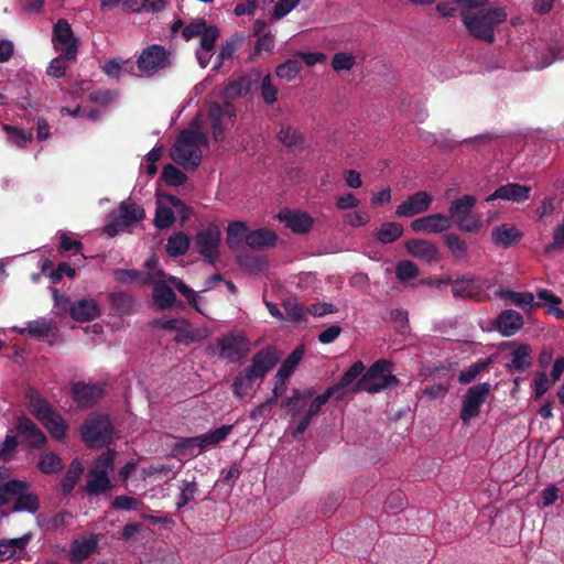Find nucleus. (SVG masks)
Listing matches in <instances>:
<instances>
[{"label": "nucleus", "mask_w": 564, "mask_h": 564, "mask_svg": "<svg viewBox=\"0 0 564 564\" xmlns=\"http://www.w3.org/2000/svg\"><path fill=\"white\" fill-rule=\"evenodd\" d=\"M257 380L259 379L250 372V367L243 368L232 381L231 390L234 395L238 399H243L252 390Z\"/></svg>", "instance_id": "34"}, {"label": "nucleus", "mask_w": 564, "mask_h": 564, "mask_svg": "<svg viewBox=\"0 0 564 564\" xmlns=\"http://www.w3.org/2000/svg\"><path fill=\"white\" fill-rule=\"evenodd\" d=\"M282 306L286 313V316L292 322H302L305 321L308 312L307 307H304L299 303L296 299H286L283 301Z\"/></svg>", "instance_id": "58"}, {"label": "nucleus", "mask_w": 564, "mask_h": 564, "mask_svg": "<svg viewBox=\"0 0 564 564\" xmlns=\"http://www.w3.org/2000/svg\"><path fill=\"white\" fill-rule=\"evenodd\" d=\"M53 47L67 59H76L78 39L66 19H58L53 25Z\"/></svg>", "instance_id": "9"}, {"label": "nucleus", "mask_w": 564, "mask_h": 564, "mask_svg": "<svg viewBox=\"0 0 564 564\" xmlns=\"http://www.w3.org/2000/svg\"><path fill=\"white\" fill-rule=\"evenodd\" d=\"M497 330L503 336H512L522 329L524 318L514 310H505L495 321Z\"/></svg>", "instance_id": "22"}, {"label": "nucleus", "mask_w": 564, "mask_h": 564, "mask_svg": "<svg viewBox=\"0 0 564 564\" xmlns=\"http://www.w3.org/2000/svg\"><path fill=\"white\" fill-rule=\"evenodd\" d=\"M72 398L80 409H89L105 395V389L100 384L76 381L70 389Z\"/></svg>", "instance_id": "13"}, {"label": "nucleus", "mask_w": 564, "mask_h": 564, "mask_svg": "<svg viewBox=\"0 0 564 564\" xmlns=\"http://www.w3.org/2000/svg\"><path fill=\"white\" fill-rule=\"evenodd\" d=\"M532 348L528 344H519L512 352L511 362L506 365L509 373L514 375L517 371H525L532 366Z\"/></svg>", "instance_id": "28"}, {"label": "nucleus", "mask_w": 564, "mask_h": 564, "mask_svg": "<svg viewBox=\"0 0 564 564\" xmlns=\"http://www.w3.org/2000/svg\"><path fill=\"white\" fill-rule=\"evenodd\" d=\"M72 518L73 513L70 511L62 510L45 520L43 516L40 514L36 517V521L37 524L43 527L47 532H54V530L65 527Z\"/></svg>", "instance_id": "48"}, {"label": "nucleus", "mask_w": 564, "mask_h": 564, "mask_svg": "<svg viewBox=\"0 0 564 564\" xmlns=\"http://www.w3.org/2000/svg\"><path fill=\"white\" fill-rule=\"evenodd\" d=\"M115 449L108 448L105 453L96 458L95 465L91 469L104 473L110 477L111 471L115 469Z\"/></svg>", "instance_id": "60"}, {"label": "nucleus", "mask_w": 564, "mask_h": 564, "mask_svg": "<svg viewBox=\"0 0 564 564\" xmlns=\"http://www.w3.org/2000/svg\"><path fill=\"white\" fill-rule=\"evenodd\" d=\"M2 129L6 132L7 140L20 149H24L28 143L33 140L32 130H25L10 124H3Z\"/></svg>", "instance_id": "46"}, {"label": "nucleus", "mask_w": 564, "mask_h": 564, "mask_svg": "<svg viewBox=\"0 0 564 564\" xmlns=\"http://www.w3.org/2000/svg\"><path fill=\"white\" fill-rule=\"evenodd\" d=\"M218 356L230 364H238L250 351V339L242 332H229L217 339Z\"/></svg>", "instance_id": "5"}, {"label": "nucleus", "mask_w": 564, "mask_h": 564, "mask_svg": "<svg viewBox=\"0 0 564 564\" xmlns=\"http://www.w3.org/2000/svg\"><path fill=\"white\" fill-rule=\"evenodd\" d=\"M462 22L474 39L494 43L495 29L505 23L507 12L502 7L481 9L478 13L462 12Z\"/></svg>", "instance_id": "1"}, {"label": "nucleus", "mask_w": 564, "mask_h": 564, "mask_svg": "<svg viewBox=\"0 0 564 564\" xmlns=\"http://www.w3.org/2000/svg\"><path fill=\"white\" fill-rule=\"evenodd\" d=\"M365 373V366L362 361L354 362L346 372H344L337 382V384L330 386V388H335V400L340 401L345 398L346 392L344 389L350 388L356 384V381L362 377Z\"/></svg>", "instance_id": "25"}, {"label": "nucleus", "mask_w": 564, "mask_h": 564, "mask_svg": "<svg viewBox=\"0 0 564 564\" xmlns=\"http://www.w3.org/2000/svg\"><path fill=\"white\" fill-rule=\"evenodd\" d=\"M406 251L422 261L433 263L438 261V249L435 243L424 239H410L405 243Z\"/></svg>", "instance_id": "21"}, {"label": "nucleus", "mask_w": 564, "mask_h": 564, "mask_svg": "<svg viewBox=\"0 0 564 564\" xmlns=\"http://www.w3.org/2000/svg\"><path fill=\"white\" fill-rule=\"evenodd\" d=\"M84 470V465L78 458L72 460L61 481V491L64 495H69L75 489L76 482L80 479Z\"/></svg>", "instance_id": "40"}, {"label": "nucleus", "mask_w": 564, "mask_h": 564, "mask_svg": "<svg viewBox=\"0 0 564 564\" xmlns=\"http://www.w3.org/2000/svg\"><path fill=\"white\" fill-rule=\"evenodd\" d=\"M33 533L28 532L22 536L0 540V562L17 557V554L25 552L33 539Z\"/></svg>", "instance_id": "24"}, {"label": "nucleus", "mask_w": 564, "mask_h": 564, "mask_svg": "<svg viewBox=\"0 0 564 564\" xmlns=\"http://www.w3.org/2000/svg\"><path fill=\"white\" fill-rule=\"evenodd\" d=\"M241 41H242V37H240L238 35H232L229 39H227L224 42V44H221L218 55H217V63L215 65V69H218L225 61L232 57L235 52L238 50Z\"/></svg>", "instance_id": "57"}, {"label": "nucleus", "mask_w": 564, "mask_h": 564, "mask_svg": "<svg viewBox=\"0 0 564 564\" xmlns=\"http://www.w3.org/2000/svg\"><path fill=\"white\" fill-rule=\"evenodd\" d=\"M394 272L401 283H404V281L416 278L420 269L413 261L402 260L397 263Z\"/></svg>", "instance_id": "62"}, {"label": "nucleus", "mask_w": 564, "mask_h": 564, "mask_svg": "<svg viewBox=\"0 0 564 564\" xmlns=\"http://www.w3.org/2000/svg\"><path fill=\"white\" fill-rule=\"evenodd\" d=\"M313 387L306 389L293 388L291 397L281 400L280 408L284 409L291 417L300 415L314 397Z\"/></svg>", "instance_id": "17"}, {"label": "nucleus", "mask_w": 564, "mask_h": 564, "mask_svg": "<svg viewBox=\"0 0 564 564\" xmlns=\"http://www.w3.org/2000/svg\"><path fill=\"white\" fill-rule=\"evenodd\" d=\"M536 296L538 299L544 301V305L549 307V313H551L557 319H564V311L558 308L563 302L561 297L556 296L552 291L547 289L536 290Z\"/></svg>", "instance_id": "50"}, {"label": "nucleus", "mask_w": 564, "mask_h": 564, "mask_svg": "<svg viewBox=\"0 0 564 564\" xmlns=\"http://www.w3.org/2000/svg\"><path fill=\"white\" fill-rule=\"evenodd\" d=\"M433 196L426 192H416L408 196L395 209L397 217H413L430 209Z\"/></svg>", "instance_id": "14"}, {"label": "nucleus", "mask_w": 564, "mask_h": 564, "mask_svg": "<svg viewBox=\"0 0 564 564\" xmlns=\"http://www.w3.org/2000/svg\"><path fill=\"white\" fill-rule=\"evenodd\" d=\"M476 202L474 195H463L451 200L447 217L460 231L476 234L481 229L480 217L473 215Z\"/></svg>", "instance_id": "4"}, {"label": "nucleus", "mask_w": 564, "mask_h": 564, "mask_svg": "<svg viewBox=\"0 0 564 564\" xmlns=\"http://www.w3.org/2000/svg\"><path fill=\"white\" fill-rule=\"evenodd\" d=\"M14 430L29 447L41 448L46 444L45 433L26 415H21L17 419Z\"/></svg>", "instance_id": "15"}, {"label": "nucleus", "mask_w": 564, "mask_h": 564, "mask_svg": "<svg viewBox=\"0 0 564 564\" xmlns=\"http://www.w3.org/2000/svg\"><path fill=\"white\" fill-rule=\"evenodd\" d=\"M176 143L185 148L199 149V147H208V137L202 131L185 129L176 138Z\"/></svg>", "instance_id": "44"}, {"label": "nucleus", "mask_w": 564, "mask_h": 564, "mask_svg": "<svg viewBox=\"0 0 564 564\" xmlns=\"http://www.w3.org/2000/svg\"><path fill=\"white\" fill-rule=\"evenodd\" d=\"M29 484L25 480L12 479L0 485V505L4 506L10 502L9 496L28 490Z\"/></svg>", "instance_id": "55"}, {"label": "nucleus", "mask_w": 564, "mask_h": 564, "mask_svg": "<svg viewBox=\"0 0 564 564\" xmlns=\"http://www.w3.org/2000/svg\"><path fill=\"white\" fill-rule=\"evenodd\" d=\"M490 391L491 384L488 383V381H484L482 383L469 388L465 392L460 410V420L463 423H468L480 413L481 405L490 395Z\"/></svg>", "instance_id": "10"}, {"label": "nucleus", "mask_w": 564, "mask_h": 564, "mask_svg": "<svg viewBox=\"0 0 564 564\" xmlns=\"http://www.w3.org/2000/svg\"><path fill=\"white\" fill-rule=\"evenodd\" d=\"M301 67L302 66L300 59H288L276 67L275 73L280 79H285L290 82L296 78L299 72L301 70Z\"/></svg>", "instance_id": "61"}, {"label": "nucleus", "mask_w": 564, "mask_h": 564, "mask_svg": "<svg viewBox=\"0 0 564 564\" xmlns=\"http://www.w3.org/2000/svg\"><path fill=\"white\" fill-rule=\"evenodd\" d=\"M491 238L495 245L508 248L518 243L523 238V232L514 226L501 225L492 229Z\"/></svg>", "instance_id": "30"}, {"label": "nucleus", "mask_w": 564, "mask_h": 564, "mask_svg": "<svg viewBox=\"0 0 564 564\" xmlns=\"http://www.w3.org/2000/svg\"><path fill=\"white\" fill-rule=\"evenodd\" d=\"M250 230L246 223L235 220L228 224L227 227V246L230 250H237L245 241L247 243V237Z\"/></svg>", "instance_id": "35"}, {"label": "nucleus", "mask_w": 564, "mask_h": 564, "mask_svg": "<svg viewBox=\"0 0 564 564\" xmlns=\"http://www.w3.org/2000/svg\"><path fill=\"white\" fill-rule=\"evenodd\" d=\"M98 547V539L95 534L88 538L75 539L69 549L70 560L80 563L95 554Z\"/></svg>", "instance_id": "26"}, {"label": "nucleus", "mask_w": 564, "mask_h": 564, "mask_svg": "<svg viewBox=\"0 0 564 564\" xmlns=\"http://www.w3.org/2000/svg\"><path fill=\"white\" fill-rule=\"evenodd\" d=\"M29 400V410L41 423L45 420V416L52 413L54 408L51 403L37 394L35 390H30L26 394Z\"/></svg>", "instance_id": "37"}, {"label": "nucleus", "mask_w": 564, "mask_h": 564, "mask_svg": "<svg viewBox=\"0 0 564 564\" xmlns=\"http://www.w3.org/2000/svg\"><path fill=\"white\" fill-rule=\"evenodd\" d=\"M170 158L186 171H196L199 166L203 153L199 149H191L174 143L170 150Z\"/></svg>", "instance_id": "18"}, {"label": "nucleus", "mask_w": 564, "mask_h": 564, "mask_svg": "<svg viewBox=\"0 0 564 564\" xmlns=\"http://www.w3.org/2000/svg\"><path fill=\"white\" fill-rule=\"evenodd\" d=\"M491 364L490 358L479 359L477 362L471 366L463 369L458 376V381L460 384L466 386L469 382L474 381L477 376L481 373L484 369H486Z\"/></svg>", "instance_id": "56"}, {"label": "nucleus", "mask_w": 564, "mask_h": 564, "mask_svg": "<svg viewBox=\"0 0 564 564\" xmlns=\"http://www.w3.org/2000/svg\"><path fill=\"white\" fill-rule=\"evenodd\" d=\"M403 227L398 221H384L373 232V237L381 243H393L402 237Z\"/></svg>", "instance_id": "38"}, {"label": "nucleus", "mask_w": 564, "mask_h": 564, "mask_svg": "<svg viewBox=\"0 0 564 564\" xmlns=\"http://www.w3.org/2000/svg\"><path fill=\"white\" fill-rule=\"evenodd\" d=\"M278 138L286 148H296L303 142L299 130L292 127H281Z\"/></svg>", "instance_id": "64"}, {"label": "nucleus", "mask_w": 564, "mask_h": 564, "mask_svg": "<svg viewBox=\"0 0 564 564\" xmlns=\"http://www.w3.org/2000/svg\"><path fill=\"white\" fill-rule=\"evenodd\" d=\"M444 243L455 258H464L467 253V243L455 232H447L443 237Z\"/></svg>", "instance_id": "59"}, {"label": "nucleus", "mask_w": 564, "mask_h": 564, "mask_svg": "<svg viewBox=\"0 0 564 564\" xmlns=\"http://www.w3.org/2000/svg\"><path fill=\"white\" fill-rule=\"evenodd\" d=\"M280 220L295 234L310 232L314 224L313 217L302 210H281Z\"/></svg>", "instance_id": "19"}, {"label": "nucleus", "mask_w": 564, "mask_h": 564, "mask_svg": "<svg viewBox=\"0 0 564 564\" xmlns=\"http://www.w3.org/2000/svg\"><path fill=\"white\" fill-rule=\"evenodd\" d=\"M330 398L335 399V388H327L319 395L315 397L310 401L308 409L304 412L302 417L299 420L297 425L292 432L293 438H299L300 435L306 432L308 426L312 424V420L315 415L321 413L323 405H325Z\"/></svg>", "instance_id": "12"}, {"label": "nucleus", "mask_w": 564, "mask_h": 564, "mask_svg": "<svg viewBox=\"0 0 564 564\" xmlns=\"http://www.w3.org/2000/svg\"><path fill=\"white\" fill-rule=\"evenodd\" d=\"M251 87L250 77L247 75H242L235 80H230L226 84L224 88V98L225 99H237L243 97L249 94Z\"/></svg>", "instance_id": "42"}, {"label": "nucleus", "mask_w": 564, "mask_h": 564, "mask_svg": "<svg viewBox=\"0 0 564 564\" xmlns=\"http://www.w3.org/2000/svg\"><path fill=\"white\" fill-rule=\"evenodd\" d=\"M14 495L17 496V499L12 505V512L35 513L40 508L41 503L39 496L34 492H26V490H22Z\"/></svg>", "instance_id": "41"}, {"label": "nucleus", "mask_w": 564, "mask_h": 564, "mask_svg": "<svg viewBox=\"0 0 564 564\" xmlns=\"http://www.w3.org/2000/svg\"><path fill=\"white\" fill-rule=\"evenodd\" d=\"M393 364L389 359L380 358L373 362L367 371L351 387V392L367 391L377 393L399 384L400 380L392 375Z\"/></svg>", "instance_id": "2"}, {"label": "nucleus", "mask_w": 564, "mask_h": 564, "mask_svg": "<svg viewBox=\"0 0 564 564\" xmlns=\"http://www.w3.org/2000/svg\"><path fill=\"white\" fill-rule=\"evenodd\" d=\"M145 218V209L135 203L124 200L118 208V216L105 226L104 231L108 237H116L119 231L124 230L133 224Z\"/></svg>", "instance_id": "7"}, {"label": "nucleus", "mask_w": 564, "mask_h": 564, "mask_svg": "<svg viewBox=\"0 0 564 564\" xmlns=\"http://www.w3.org/2000/svg\"><path fill=\"white\" fill-rule=\"evenodd\" d=\"M232 424H223L215 431L198 435L199 453H203V451L210 446H217L219 443L225 442L232 432Z\"/></svg>", "instance_id": "33"}, {"label": "nucleus", "mask_w": 564, "mask_h": 564, "mask_svg": "<svg viewBox=\"0 0 564 564\" xmlns=\"http://www.w3.org/2000/svg\"><path fill=\"white\" fill-rule=\"evenodd\" d=\"M165 4L164 0H127L126 12H160V10L164 9Z\"/></svg>", "instance_id": "47"}, {"label": "nucleus", "mask_w": 564, "mask_h": 564, "mask_svg": "<svg viewBox=\"0 0 564 564\" xmlns=\"http://www.w3.org/2000/svg\"><path fill=\"white\" fill-rule=\"evenodd\" d=\"M278 241L275 232L269 228H260L249 231L247 245L250 248L273 247Z\"/></svg>", "instance_id": "39"}, {"label": "nucleus", "mask_w": 564, "mask_h": 564, "mask_svg": "<svg viewBox=\"0 0 564 564\" xmlns=\"http://www.w3.org/2000/svg\"><path fill=\"white\" fill-rule=\"evenodd\" d=\"M280 359L281 355L275 346H265L252 356L249 372L261 381L265 378L269 370L279 364Z\"/></svg>", "instance_id": "11"}, {"label": "nucleus", "mask_w": 564, "mask_h": 564, "mask_svg": "<svg viewBox=\"0 0 564 564\" xmlns=\"http://www.w3.org/2000/svg\"><path fill=\"white\" fill-rule=\"evenodd\" d=\"M154 324L161 329L176 330L183 337H188L191 333V323L184 318H160Z\"/></svg>", "instance_id": "52"}, {"label": "nucleus", "mask_w": 564, "mask_h": 564, "mask_svg": "<svg viewBox=\"0 0 564 564\" xmlns=\"http://www.w3.org/2000/svg\"><path fill=\"white\" fill-rule=\"evenodd\" d=\"M219 35L218 26L207 25L206 23L205 30L200 34V47L207 53H212L215 50Z\"/></svg>", "instance_id": "63"}, {"label": "nucleus", "mask_w": 564, "mask_h": 564, "mask_svg": "<svg viewBox=\"0 0 564 564\" xmlns=\"http://www.w3.org/2000/svg\"><path fill=\"white\" fill-rule=\"evenodd\" d=\"M482 285L478 279L462 276L454 280L452 295L456 299H476L479 296Z\"/></svg>", "instance_id": "27"}, {"label": "nucleus", "mask_w": 564, "mask_h": 564, "mask_svg": "<svg viewBox=\"0 0 564 564\" xmlns=\"http://www.w3.org/2000/svg\"><path fill=\"white\" fill-rule=\"evenodd\" d=\"M531 186L517 183H508L499 186L492 194L486 197V202L501 198L513 202H524L530 197Z\"/></svg>", "instance_id": "20"}, {"label": "nucleus", "mask_w": 564, "mask_h": 564, "mask_svg": "<svg viewBox=\"0 0 564 564\" xmlns=\"http://www.w3.org/2000/svg\"><path fill=\"white\" fill-rule=\"evenodd\" d=\"M452 228L449 217L444 214H432L413 219L411 229L415 232L438 234Z\"/></svg>", "instance_id": "16"}, {"label": "nucleus", "mask_w": 564, "mask_h": 564, "mask_svg": "<svg viewBox=\"0 0 564 564\" xmlns=\"http://www.w3.org/2000/svg\"><path fill=\"white\" fill-rule=\"evenodd\" d=\"M304 355V347L302 345L295 347L291 354L286 356V358L283 360V362L280 366V369L278 370L280 381L282 380H289L291 376L294 373V370L297 368L299 364L301 362V359Z\"/></svg>", "instance_id": "43"}, {"label": "nucleus", "mask_w": 564, "mask_h": 564, "mask_svg": "<svg viewBox=\"0 0 564 564\" xmlns=\"http://www.w3.org/2000/svg\"><path fill=\"white\" fill-rule=\"evenodd\" d=\"M175 221V212L173 207L162 204L161 198L158 200L154 225L158 229H169Z\"/></svg>", "instance_id": "51"}, {"label": "nucleus", "mask_w": 564, "mask_h": 564, "mask_svg": "<svg viewBox=\"0 0 564 564\" xmlns=\"http://www.w3.org/2000/svg\"><path fill=\"white\" fill-rule=\"evenodd\" d=\"M115 427L104 413L88 415L80 427L83 442L89 448L107 446L113 440Z\"/></svg>", "instance_id": "3"}, {"label": "nucleus", "mask_w": 564, "mask_h": 564, "mask_svg": "<svg viewBox=\"0 0 564 564\" xmlns=\"http://www.w3.org/2000/svg\"><path fill=\"white\" fill-rule=\"evenodd\" d=\"M161 180L169 186L184 185L188 176L173 164H166L162 169Z\"/></svg>", "instance_id": "54"}, {"label": "nucleus", "mask_w": 564, "mask_h": 564, "mask_svg": "<svg viewBox=\"0 0 564 564\" xmlns=\"http://www.w3.org/2000/svg\"><path fill=\"white\" fill-rule=\"evenodd\" d=\"M109 302L119 316H124L134 306V297L126 291H113L109 294Z\"/></svg>", "instance_id": "45"}, {"label": "nucleus", "mask_w": 564, "mask_h": 564, "mask_svg": "<svg viewBox=\"0 0 564 564\" xmlns=\"http://www.w3.org/2000/svg\"><path fill=\"white\" fill-rule=\"evenodd\" d=\"M100 308L94 299H80L69 307V315L76 322L85 323L100 317Z\"/></svg>", "instance_id": "23"}, {"label": "nucleus", "mask_w": 564, "mask_h": 564, "mask_svg": "<svg viewBox=\"0 0 564 564\" xmlns=\"http://www.w3.org/2000/svg\"><path fill=\"white\" fill-rule=\"evenodd\" d=\"M42 424L55 440L65 438L68 431V424L65 422L62 414L56 412L54 409L52 410V413L45 416Z\"/></svg>", "instance_id": "36"}, {"label": "nucleus", "mask_w": 564, "mask_h": 564, "mask_svg": "<svg viewBox=\"0 0 564 564\" xmlns=\"http://www.w3.org/2000/svg\"><path fill=\"white\" fill-rule=\"evenodd\" d=\"M220 231L217 226H209L196 232L194 239L195 251L208 264H215L219 258Z\"/></svg>", "instance_id": "8"}, {"label": "nucleus", "mask_w": 564, "mask_h": 564, "mask_svg": "<svg viewBox=\"0 0 564 564\" xmlns=\"http://www.w3.org/2000/svg\"><path fill=\"white\" fill-rule=\"evenodd\" d=\"M171 64L172 53L158 44L145 46L137 58V68L149 76L169 68Z\"/></svg>", "instance_id": "6"}, {"label": "nucleus", "mask_w": 564, "mask_h": 564, "mask_svg": "<svg viewBox=\"0 0 564 564\" xmlns=\"http://www.w3.org/2000/svg\"><path fill=\"white\" fill-rule=\"evenodd\" d=\"M189 247L187 234L177 231L171 235L166 245V252L172 257H178L186 253Z\"/></svg>", "instance_id": "49"}, {"label": "nucleus", "mask_w": 564, "mask_h": 564, "mask_svg": "<svg viewBox=\"0 0 564 564\" xmlns=\"http://www.w3.org/2000/svg\"><path fill=\"white\" fill-rule=\"evenodd\" d=\"M152 297L160 310H169L177 301L175 291L164 280H156L153 285Z\"/></svg>", "instance_id": "31"}, {"label": "nucleus", "mask_w": 564, "mask_h": 564, "mask_svg": "<svg viewBox=\"0 0 564 564\" xmlns=\"http://www.w3.org/2000/svg\"><path fill=\"white\" fill-rule=\"evenodd\" d=\"M113 488V484L109 476L100 474L96 469H89L87 473L86 484L84 490L93 495L107 494Z\"/></svg>", "instance_id": "29"}, {"label": "nucleus", "mask_w": 564, "mask_h": 564, "mask_svg": "<svg viewBox=\"0 0 564 564\" xmlns=\"http://www.w3.org/2000/svg\"><path fill=\"white\" fill-rule=\"evenodd\" d=\"M496 296L505 300L511 301L514 306L525 308L527 306L530 310H535L541 306L539 302H535L534 294L530 293V291H524V293H518V291L510 289H499L496 291Z\"/></svg>", "instance_id": "32"}, {"label": "nucleus", "mask_w": 564, "mask_h": 564, "mask_svg": "<svg viewBox=\"0 0 564 564\" xmlns=\"http://www.w3.org/2000/svg\"><path fill=\"white\" fill-rule=\"evenodd\" d=\"M37 468L44 473V475H54V473L63 470L64 463L58 455L54 453H45L41 456Z\"/></svg>", "instance_id": "53"}]
</instances>
